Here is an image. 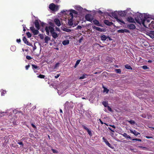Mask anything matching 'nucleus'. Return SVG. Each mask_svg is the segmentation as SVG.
Listing matches in <instances>:
<instances>
[{"label":"nucleus","mask_w":154,"mask_h":154,"mask_svg":"<svg viewBox=\"0 0 154 154\" xmlns=\"http://www.w3.org/2000/svg\"><path fill=\"white\" fill-rule=\"evenodd\" d=\"M145 17L142 14H138L135 18L136 21L139 24L141 23L145 27H147L146 25L145 24Z\"/></svg>","instance_id":"f257e3e1"},{"label":"nucleus","mask_w":154,"mask_h":154,"mask_svg":"<svg viewBox=\"0 0 154 154\" xmlns=\"http://www.w3.org/2000/svg\"><path fill=\"white\" fill-rule=\"evenodd\" d=\"M49 8L52 11H57L59 9L58 6L55 5L53 3L50 4Z\"/></svg>","instance_id":"f03ea898"},{"label":"nucleus","mask_w":154,"mask_h":154,"mask_svg":"<svg viewBox=\"0 0 154 154\" xmlns=\"http://www.w3.org/2000/svg\"><path fill=\"white\" fill-rule=\"evenodd\" d=\"M50 32L52 37L54 39L58 37V35L56 32H54V29L51 26H49Z\"/></svg>","instance_id":"7ed1b4c3"},{"label":"nucleus","mask_w":154,"mask_h":154,"mask_svg":"<svg viewBox=\"0 0 154 154\" xmlns=\"http://www.w3.org/2000/svg\"><path fill=\"white\" fill-rule=\"evenodd\" d=\"M73 107V103H69L68 101H66L64 104V107L68 109H72Z\"/></svg>","instance_id":"20e7f679"},{"label":"nucleus","mask_w":154,"mask_h":154,"mask_svg":"<svg viewBox=\"0 0 154 154\" xmlns=\"http://www.w3.org/2000/svg\"><path fill=\"white\" fill-rule=\"evenodd\" d=\"M30 29L34 35H37L39 33L38 30L35 29L33 26L30 27Z\"/></svg>","instance_id":"39448f33"},{"label":"nucleus","mask_w":154,"mask_h":154,"mask_svg":"<svg viewBox=\"0 0 154 154\" xmlns=\"http://www.w3.org/2000/svg\"><path fill=\"white\" fill-rule=\"evenodd\" d=\"M100 38L101 40L103 41H105L106 40L107 38H109V40H112L109 36H106L104 34H101L100 35Z\"/></svg>","instance_id":"423d86ee"},{"label":"nucleus","mask_w":154,"mask_h":154,"mask_svg":"<svg viewBox=\"0 0 154 154\" xmlns=\"http://www.w3.org/2000/svg\"><path fill=\"white\" fill-rule=\"evenodd\" d=\"M85 18L87 21L90 22H91L93 19L92 16L90 14H87L85 16Z\"/></svg>","instance_id":"0eeeda50"},{"label":"nucleus","mask_w":154,"mask_h":154,"mask_svg":"<svg viewBox=\"0 0 154 154\" xmlns=\"http://www.w3.org/2000/svg\"><path fill=\"white\" fill-rule=\"evenodd\" d=\"M102 139L103 142L105 143L109 147L112 149H113L114 148V147L111 146V144L108 142L106 139L105 137H103Z\"/></svg>","instance_id":"6e6552de"},{"label":"nucleus","mask_w":154,"mask_h":154,"mask_svg":"<svg viewBox=\"0 0 154 154\" xmlns=\"http://www.w3.org/2000/svg\"><path fill=\"white\" fill-rule=\"evenodd\" d=\"M82 128L85 130H86L88 133V134L90 136H91L92 135V133L90 130L89 129L86 127L84 125H82Z\"/></svg>","instance_id":"1a4fd4ad"},{"label":"nucleus","mask_w":154,"mask_h":154,"mask_svg":"<svg viewBox=\"0 0 154 154\" xmlns=\"http://www.w3.org/2000/svg\"><path fill=\"white\" fill-rule=\"evenodd\" d=\"M34 24H35V27L36 28V29L38 30H39L40 28L38 20H35Z\"/></svg>","instance_id":"9d476101"},{"label":"nucleus","mask_w":154,"mask_h":154,"mask_svg":"<svg viewBox=\"0 0 154 154\" xmlns=\"http://www.w3.org/2000/svg\"><path fill=\"white\" fill-rule=\"evenodd\" d=\"M117 32L119 33H124V32L129 33L130 31L128 29H119L117 30Z\"/></svg>","instance_id":"9b49d317"},{"label":"nucleus","mask_w":154,"mask_h":154,"mask_svg":"<svg viewBox=\"0 0 154 154\" xmlns=\"http://www.w3.org/2000/svg\"><path fill=\"white\" fill-rule=\"evenodd\" d=\"M130 132L132 134H134L136 136H137L138 135H140V133L139 132L136 131L135 130H130Z\"/></svg>","instance_id":"f8f14e48"},{"label":"nucleus","mask_w":154,"mask_h":154,"mask_svg":"<svg viewBox=\"0 0 154 154\" xmlns=\"http://www.w3.org/2000/svg\"><path fill=\"white\" fill-rule=\"evenodd\" d=\"M54 21L56 24L58 26H60L61 25L60 21L59 19L55 18L54 19Z\"/></svg>","instance_id":"ddd939ff"},{"label":"nucleus","mask_w":154,"mask_h":154,"mask_svg":"<svg viewBox=\"0 0 154 154\" xmlns=\"http://www.w3.org/2000/svg\"><path fill=\"white\" fill-rule=\"evenodd\" d=\"M127 27L131 29H134L136 28L135 26L133 24H130L127 25Z\"/></svg>","instance_id":"4468645a"},{"label":"nucleus","mask_w":154,"mask_h":154,"mask_svg":"<svg viewBox=\"0 0 154 154\" xmlns=\"http://www.w3.org/2000/svg\"><path fill=\"white\" fill-rule=\"evenodd\" d=\"M104 23L105 24L108 26H111L113 24V23L112 22H110L107 20H105L104 21Z\"/></svg>","instance_id":"2eb2a0df"},{"label":"nucleus","mask_w":154,"mask_h":154,"mask_svg":"<svg viewBox=\"0 0 154 154\" xmlns=\"http://www.w3.org/2000/svg\"><path fill=\"white\" fill-rule=\"evenodd\" d=\"M127 20L130 23H135L134 19L132 17H128L127 18Z\"/></svg>","instance_id":"dca6fc26"},{"label":"nucleus","mask_w":154,"mask_h":154,"mask_svg":"<svg viewBox=\"0 0 154 154\" xmlns=\"http://www.w3.org/2000/svg\"><path fill=\"white\" fill-rule=\"evenodd\" d=\"M68 23L69 26H72L73 25V19L70 18V19H69Z\"/></svg>","instance_id":"f3484780"},{"label":"nucleus","mask_w":154,"mask_h":154,"mask_svg":"<svg viewBox=\"0 0 154 154\" xmlns=\"http://www.w3.org/2000/svg\"><path fill=\"white\" fill-rule=\"evenodd\" d=\"M93 23L95 25L98 26H101V25L100 24L98 20H93Z\"/></svg>","instance_id":"a211bd4d"},{"label":"nucleus","mask_w":154,"mask_h":154,"mask_svg":"<svg viewBox=\"0 0 154 154\" xmlns=\"http://www.w3.org/2000/svg\"><path fill=\"white\" fill-rule=\"evenodd\" d=\"M112 16L114 17L117 20L118 18L117 14L116 12H114L112 13Z\"/></svg>","instance_id":"6ab92c4d"},{"label":"nucleus","mask_w":154,"mask_h":154,"mask_svg":"<svg viewBox=\"0 0 154 154\" xmlns=\"http://www.w3.org/2000/svg\"><path fill=\"white\" fill-rule=\"evenodd\" d=\"M32 69L34 70V72H35V69H36L37 70L39 69V67L35 65L32 64Z\"/></svg>","instance_id":"aec40b11"},{"label":"nucleus","mask_w":154,"mask_h":154,"mask_svg":"<svg viewBox=\"0 0 154 154\" xmlns=\"http://www.w3.org/2000/svg\"><path fill=\"white\" fill-rule=\"evenodd\" d=\"M92 28L94 29H95L96 30L102 32L103 31L102 29L99 27H97L95 26H92Z\"/></svg>","instance_id":"412c9836"},{"label":"nucleus","mask_w":154,"mask_h":154,"mask_svg":"<svg viewBox=\"0 0 154 154\" xmlns=\"http://www.w3.org/2000/svg\"><path fill=\"white\" fill-rule=\"evenodd\" d=\"M69 42V40H64L62 42V44L64 45H68Z\"/></svg>","instance_id":"4be33fe9"},{"label":"nucleus","mask_w":154,"mask_h":154,"mask_svg":"<svg viewBox=\"0 0 154 154\" xmlns=\"http://www.w3.org/2000/svg\"><path fill=\"white\" fill-rule=\"evenodd\" d=\"M50 40V38L48 36H46L44 38L45 42L46 43H48V41Z\"/></svg>","instance_id":"5701e85b"},{"label":"nucleus","mask_w":154,"mask_h":154,"mask_svg":"<svg viewBox=\"0 0 154 154\" xmlns=\"http://www.w3.org/2000/svg\"><path fill=\"white\" fill-rule=\"evenodd\" d=\"M49 29V26H46L45 28V30L46 32V34L48 35H49L50 29Z\"/></svg>","instance_id":"b1692460"},{"label":"nucleus","mask_w":154,"mask_h":154,"mask_svg":"<svg viewBox=\"0 0 154 154\" xmlns=\"http://www.w3.org/2000/svg\"><path fill=\"white\" fill-rule=\"evenodd\" d=\"M125 67L128 69L132 70V68L128 64L125 65Z\"/></svg>","instance_id":"393cba45"},{"label":"nucleus","mask_w":154,"mask_h":154,"mask_svg":"<svg viewBox=\"0 0 154 154\" xmlns=\"http://www.w3.org/2000/svg\"><path fill=\"white\" fill-rule=\"evenodd\" d=\"M69 11L72 12L73 14H78V12L74 10L71 9L69 10Z\"/></svg>","instance_id":"a878e982"},{"label":"nucleus","mask_w":154,"mask_h":154,"mask_svg":"<svg viewBox=\"0 0 154 154\" xmlns=\"http://www.w3.org/2000/svg\"><path fill=\"white\" fill-rule=\"evenodd\" d=\"M150 20L149 19H146V18H145V23H146V24H145V25H146V26H147V25L146 24H148V25H149V23H150Z\"/></svg>","instance_id":"bb28decb"},{"label":"nucleus","mask_w":154,"mask_h":154,"mask_svg":"<svg viewBox=\"0 0 154 154\" xmlns=\"http://www.w3.org/2000/svg\"><path fill=\"white\" fill-rule=\"evenodd\" d=\"M154 24V21H152L149 24V26L150 27V28H153V27L154 26L153 24Z\"/></svg>","instance_id":"cd10ccee"},{"label":"nucleus","mask_w":154,"mask_h":154,"mask_svg":"<svg viewBox=\"0 0 154 154\" xmlns=\"http://www.w3.org/2000/svg\"><path fill=\"white\" fill-rule=\"evenodd\" d=\"M120 15L122 17H125L126 15V14L125 11H121L119 13Z\"/></svg>","instance_id":"c85d7f7f"},{"label":"nucleus","mask_w":154,"mask_h":154,"mask_svg":"<svg viewBox=\"0 0 154 154\" xmlns=\"http://www.w3.org/2000/svg\"><path fill=\"white\" fill-rule=\"evenodd\" d=\"M103 105L105 107H106L108 106V103L107 102L103 101L102 102Z\"/></svg>","instance_id":"c756f323"},{"label":"nucleus","mask_w":154,"mask_h":154,"mask_svg":"<svg viewBox=\"0 0 154 154\" xmlns=\"http://www.w3.org/2000/svg\"><path fill=\"white\" fill-rule=\"evenodd\" d=\"M23 40L25 44H27V43H28V41L25 36L23 37Z\"/></svg>","instance_id":"7c9ffc66"},{"label":"nucleus","mask_w":154,"mask_h":154,"mask_svg":"<svg viewBox=\"0 0 154 154\" xmlns=\"http://www.w3.org/2000/svg\"><path fill=\"white\" fill-rule=\"evenodd\" d=\"M127 121L130 123L131 125H134L135 123V122L134 121L132 120H128Z\"/></svg>","instance_id":"2f4dec72"},{"label":"nucleus","mask_w":154,"mask_h":154,"mask_svg":"<svg viewBox=\"0 0 154 154\" xmlns=\"http://www.w3.org/2000/svg\"><path fill=\"white\" fill-rule=\"evenodd\" d=\"M1 92L2 96H4L5 94H6V91L3 90H1Z\"/></svg>","instance_id":"473e14b6"},{"label":"nucleus","mask_w":154,"mask_h":154,"mask_svg":"<svg viewBox=\"0 0 154 154\" xmlns=\"http://www.w3.org/2000/svg\"><path fill=\"white\" fill-rule=\"evenodd\" d=\"M81 61V60H78L76 61V63L74 66V67L76 68L77 66L79 64L80 62Z\"/></svg>","instance_id":"72a5a7b5"},{"label":"nucleus","mask_w":154,"mask_h":154,"mask_svg":"<svg viewBox=\"0 0 154 154\" xmlns=\"http://www.w3.org/2000/svg\"><path fill=\"white\" fill-rule=\"evenodd\" d=\"M11 49L12 51H14L16 49V46L14 45L12 46L11 47Z\"/></svg>","instance_id":"f704fd0d"},{"label":"nucleus","mask_w":154,"mask_h":154,"mask_svg":"<svg viewBox=\"0 0 154 154\" xmlns=\"http://www.w3.org/2000/svg\"><path fill=\"white\" fill-rule=\"evenodd\" d=\"M45 76L43 75L40 74L38 76V77L41 79H44Z\"/></svg>","instance_id":"c9c22d12"},{"label":"nucleus","mask_w":154,"mask_h":154,"mask_svg":"<svg viewBox=\"0 0 154 154\" xmlns=\"http://www.w3.org/2000/svg\"><path fill=\"white\" fill-rule=\"evenodd\" d=\"M26 35L27 36V37L28 38H30L32 36L31 34L29 32H27L26 33Z\"/></svg>","instance_id":"e433bc0d"},{"label":"nucleus","mask_w":154,"mask_h":154,"mask_svg":"<svg viewBox=\"0 0 154 154\" xmlns=\"http://www.w3.org/2000/svg\"><path fill=\"white\" fill-rule=\"evenodd\" d=\"M141 67L144 69H149V67H148L146 65L143 66Z\"/></svg>","instance_id":"4c0bfd02"},{"label":"nucleus","mask_w":154,"mask_h":154,"mask_svg":"<svg viewBox=\"0 0 154 154\" xmlns=\"http://www.w3.org/2000/svg\"><path fill=\"white\" fill-rule=\"evenodd\" d=\"M148 35L149 36H150V37L151 38H154V35H153V34H152L151 33L149 32L148 33Z\"/></svg>","instance_id":"58836bf2"},{"label":"nucleus","mask_w":154,"mask_h":154,"mask_svg":"<svg viewBox=\"0 0 154 154\" xmlns=\"http://www.w3.org/2000/svg\"><path fill=\"white\" fill-rule=\"evenodd\" d=\"M59 64H60V63H56L54 65V69H56L57 67H59Z\"/></svg>","instance_id":"ea45409f"},{"label":"nucleus","mask_w":154,"mask_h":154,"mask_svg":"<svg viewBox=\"0 0 154 154\" xmlns=\"http://www.w3.org/2000/svg\"><path fill=\"white\" fill-rule=\"evenodd\" d=\"M6 113V112H0V116L2 117V116H4Z\"/></svg>","instance_id":"a19ab883"},{"label":"nucleus","mask_w":154,"mask_h":154,"mask_svg":"<svg viewBox=\"0 0 154 154\" xmlns=\"http://www.w3.org/2000/svg\"><path fill=\"white\" fill-rule=\"evenodd\" d=\"M115 72L117 73H120V74L121 73V70L120 69H116L115 70Z\"/></svg>","instance_id":"79ce46f5"},{"label":"nucleus","mask_w":154,"mask_h":154,"mask_svg":"<svg viewBox=\"0 0 154 154\" xmlns=\"http://www.w3.org/2000/svg\"><path fill=\"white\" fill-rule=\"evenodd\" d=\"M117 21L118 22H120V23H121L123 24H125V23L122 20H120V19H118L117 20Z\"/></svg>","instance_id":"37998d69"},{"label":"nucleus","mask_w":154,"mask_h":154,"mask_svg":"<svg viewBox=\"0 0 154 154\" xmlns=\"http://www.w3.org/2000/svg\"><path fill=\"white\" fill-rule=\"evenodd\" d=\"M51 150L54 153H58V151L57 150H56L54 149H51Z\"/></svg>","instance_id":"c03bdc74"},{"label":"nucleus","mask_w":154,"mask_h":154,"mask_svg":"<svg viewBox=\"0 0 154 154\" xmlns=\"http://www.w3.org/2000/svg\"><path fill=\"white\" fill-rule=\"evenodd\" d=\"M39 36H40V38L41 39H43L44 38V35L42 34H39Z\"/></svg>","instance_id":"a18cd8bd"},{"label":"nucleus","mask_w":154,"mask_h":154,"mask_svg":"<svg viewBox=\"0 0 154 154\" xmlns=\"http://www.w3.org/2000/svg\"><path fill=\"white\" fill-rule=\"evenodd\" d=\"M109 91V90H108L107 88H104V90H103V92H106V93H108V91Z\"/></svg>","instance_id":"49530a36"},{"label":"nucleus","mask_w":154,"mask_h":154,"mask_svg":"<svg viewBox=\"0 0 154 154\" xmlns=\"http://www.w3.org/2000/svg\"><path fill=\"white\" fill-rule=\"evenodd\" d=\"M132 140L133 141H134V140L138 141H139L140 142H141L142 141L141 139H138V138L132 139Z\"/></svg>","instance_id":"de8ad7c7"},{"label":"nucleus","mask_w":154,"mask_h":154,"mask_svg":"<svg viewBox=\"0 0 154 154\" xmlns=\"http://www.w3.org/2000/svg\"><path fill=\"white\" fill-rule=\"evenodd\" d=\"M85 75H86V74H83L82 76H81L79 78V79H84L85 77Z\"/></svg>","instance_id":"09e8293b"},{"label":"nucleus","mask_w":154,"mask_h":154,"mask_svg":"<svg viewBox=\"0 0 154 154\" xmlns=\"http://www.w3.org/2000/svg\"><path fill=\"white\" fill-rule=\"evenodd\" d=\"M106 107H107V109L110 112L112 111V109L109 106H107Z\"/></svg>","instance_id":"8fccbe9b"},{"label":"nucleus","mask_w":154,"mask_h":154,"mask_svg":"<svg viewBox=\"0 0 154 154\" xmlns=\"http://www.w3.org/2000/svg\"><path fill=\"white\" fill-rule=\"evenodd\" d=\"M82 28V27L81 26L79 25L77 26L76 28L75 29H81Z\"/></svg>","instance_id":"3c124183"},{"label":"nucleus","mask_w":154,"mask_h":154,"mask_svg":"<svg viewBox=\"0 0 154 154\" xmlns=\"http://www.w3.org/2000/svg\"><path fill=\"white\" fill-rule=\"evenodd\" d=\"M64 30L66 32H69L71 31V30L70 29H65Z\"/></svg>","instance_id":"603ef678"},{"label":"nucleus","mask_w":154,"mask_h":154,"mask_svg":"<svg viewBox=\"0 0 154 154\" xmlns=\"http://www.w3.org/2000/svg\"><path fill=\"white\" fill-rule=\"evenodd\" d=\"M26 58L29 60H30L32 59V58L30 56H27L26 57Z\"/></svg>","instance_id":"864d4df0"},{"label":"nucleus","mask_w":154,"mask_h":154,"mask_svg":"<svg viewBox=\"0 0 154 154\" xmlns=\"http://www.w3.org/2000/svg\"><path fill=\"white\" fill-rule=\"evenodd\" d=\"M69 15L71 16V17L70 18L73 19V14L71 12H70L69 13Z\"/></svg>","instance_id":"5fc2aeb1"},{"label":"nucleus","mask_w":154,"mask_h":154,"mask_svg":"<svg viewBox=\"0 0 154 154\" xmlns=\"http://www.w3.org/2000/svg\"><path fill=\"white\" fill-rule=\"evenodd\" d=\"M97 12L99 14L101 15L103 14V12L100 10H99L97 11Z\"/></svg>","instance_id":"6e6d98bb"},{"label":"nucleus","mask_w":154,"mask_h":154,"mask_svg":"<svg viewBox=\"0 0 154 154\" xmlns=\"http://www.w3.org/2000/svg\"><path fill=\"white\" fill-rule=\"evenodd\" d=\"M145 137L147 139L153 138V137L152 136H146Z\"/></svg>","instance_id":"4d7b16f0"},{"label":"nucleus","mask_w":154,"mask_h":154,"mask_svg":"<svg viewBox=\"0 0 154 154\" xmlns=\"http://www.w3.org/2000/svg\"><path fill=\"white\" fill-rule=\"evenodd\" d=\"M18 144L19 145H20L22 146H23V142L21 141L19 142L18 143Z\"/></svg>","instance_id":"13d9d810"},{"label":"nucleus","mask_w":154,"mask_h":154,"mask_svg":"<svg viewBox=\"0 0 154 154\" xmlns=\"http://www.w3.org/2000/svg\"><path fill=\"white\" fill-rule=\"evenodd\" d=\"M122 134L124 137H126L127 135V134L125 133H124L123 134Z\"/></svg>","instance_id":"bf43d9fd"},{"label":"nucleus","mask_w":154,"mask_h":154,"mask_svg":"<svg viewBox=\"0 0 154 154\" xmlns=\"http://www.w3.org/2000/svg\"><path fill=\"white\" fill-rule=\"evenodd\" d=\"M32 126L34 128H36V126L33 123L31 124Z\"/></svg>","instance_id":"052dcab7"},{"label":"nucleus","mask_w":154,"mask_h":154,"mask_svg":"<svg viewBox=\"0 0 154 154\" xmlns=\"http://www.w3.org/2000/svg\"><path fill=\"white\" fill-rule=\"evenodd\" d=\"M26 44L28 45L31 46L32 47L33 46L32 44L30 43H29L28 42V43H27V44Z\"/></svg>","instance_id":"680f3d73"},{"label":"nucleus","mask_w":154,"mask_h":154,"mask_svg":"<svg viewBox=\"0 0 154 154\" xmlns=\"http://www.w3.org/2000/svg\"><path fill=\"white\" fill-rule=\"evenodd\" d=\"M30 67V65H27L26 66L25 68L26 70H28L29 69V68Z\"/></svg>","instance_id":"e2e57ef3"},{"label":"nucleus","mask_w":154,"mask_h":154,"mask_svg":"<svg viewBox=\"0 0 154 154\" xmlns=\"http://www.w3.org/2000/svg\"><path fill=\"white\" fill-rule=\"evenodd\" d=\"M126 138L127 139L129 138V139H131V137L129 135H127L126 137Z\"/></svg>","instance_id":"0e129e2a"},{"label":"nucleus","mask_w":154,"mask_h":154,"mask_svg":"<svg viewBox=\"0 0 154 154\" xmlns=\"http://www.w3.org/2000/svg\"><path fill=\"white\" fill-rule=\"evenodd\" d=\"M108 129L110 130L112 132H115L114 130L112 129V128L110 127H108Z\"/></svg>","instance_id":"69168bd1"},{"label":"nucleus","mask_w":154,"mask_h":154,"mask_svg":"<svg viewBox=\"0 0 154 154\" xmlns=\"http://www.w3.org/2000/svg\"><path fill=\"white\" fill-rule=\"evenodd\" d=\"M45 23H44L43 22H42L41 23V26L42 27H43L44 26H45Z\"/></svg>","instance_id":"338daca9"},{"label":"nucleus","mask_w":154,"mask_h":154,"mask_svg":"<svg viewBox=\"0 0 154 154\" xmlns=\"http://www.w3.org/2000/svg\"><path fill=\"white\" fill-rule=\"evenodd\" d=\"M16 41L17 43H19L21 42V40L20 39H17Z\"/></svg>","instance_id":"774afa93"}]
</instances>
